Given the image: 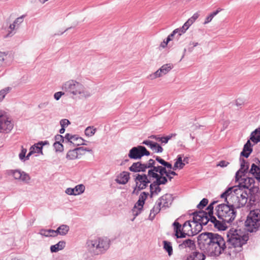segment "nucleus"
I'll return each instance as SVG.
<instances>
[{
    "mask_svg": "<svg viewBox=\"0 0 260 260\" xmlns=\"http://www.w3.org/2000/svg\"><path fill=\"white\" fill-rule=\"evenodd\" d=\"M247 192L237 186L229 187L221 194L226 204H221L215 208V216H210V221L218 230L224 231L227 224L234 220L236 216L235 208L244 206L247 202Z\"/></svg>",
    "mask_w": 260,
    "mask_h": 260,
    "instance_id": "nucleus-1",
    "label": "nucleus"
},
{
    "mask_svg": "<svg viewBox=\"0 0 260 260\" xmlns=\"http://www.w3.org/2000/svg\"><path fill=\"white\" fill-rule=\"evenodd\" d=\"M198 241L211 256H219L222 252L227 254V242H225L223 238L217 234H201L198 237Z\"/></svg>",
    "mask_w": 260,
    "mask_h": 260,
    "instance_id": "nucleus-2",
    "label": "nucleus"
},
{
    "mask_svg": "<svg viewBox=\"0 0 260 260\" xmlns=\"http://www.w3.org/2000/svg\"><path fill=\"white\" fill-rule=\"evenodd\" d=\"M227 254L232 257L242 251V246L249 239L248 234L245 229H234L230 230L227 234Z\"/></svg>",
    "mask_w": 260,
    "mask_h": 260,
    "instance_id": "nucleus-3",
    "label": "nucleus"
},
{
    "mask_svg": "<svg viewBox=\"0 0 260 260\" xmlns=\"http://www.w3.org/2000/svg\"><path fill=\"white\" fill-rule=\"evenodd\" d=\"M61 89L72 98H88L91 95V92L82 83L74 79L64 82L62 84Z\"/></svg>",
    "mask_w": 260,
    "mask_h": 260,
    "instance_id": "nucleus-4",
    "label": "nucleus"
},
{
    "mask_svg": "<svg viewBox=\"0 0 260 260\" xmlns=\"http://www.w3.org/2000/svg\"><path fill=\"white\" fill-rule=\"evenodd\" d=\"M246 230L249 232H256L260 229V210L251 211L245 222Z\"/></svg>",
    "mask_w": 260,
    "mask_h": 260,
    "instance_id": "nucleus-5",
    "label": "nucleus"
},
{
    "mask_svg": "<svg viewBox=\"0 0 260 260\" xmlns=\"http://www.w3.org/2000/svg\"><path fill=\"white\" fill-rule=\"evenodd\" d=\"M14 127L13 122L5 111H0V133L8 134Z\"/></svg>",
    "mask_w": 260,
    "mask_h": 260,
    "instance_id": "nucleus-6",
    "label": "nucleus"
},
{
    "mask_svg": "<svg viewBox=\"0 0 260 260\" xmlns=\"http://www.w3.org/2000/svg\"><path fill=\"white\" fill-rule=\"evenodd\" d=\"M135 181L136 187L133 191V194H137L141 190L145 189L150 182L146 174H137L135 176Z\"/></svg>",
    "mask_w": 260,
    "mask_h": 260,
    "instance_id": "nucleus-7",
    "label": "nucleus"
},
{
    "mask_svg": "<svg viewBox=\"0 0 260 260\" xmlns=\"http://www.w3.org/2000/svg\"><path fill=\"white\" fill-rule=\"evenodd\" d=\"M150 152L144 146H138L133 147L129 151L128 157L131 159H140L144 155L148 156Z\"/></svg>",
    "mask_w": 260,
    "mask_h": 260,
    "instance_id": "nucleus-8",
    "label": "nucleus"
},
{
    "mask_svg": "<svg viewBox=\"0 0 260 260\" xmlns=\"http://www.w3.org/2000/svg\"><path fill=\"white\" fill-rule=\"evenodd\" d=\"M167 182V178L160 177L152 183L150 185V197L152 198L153 196H157L161 190L159 185L166 184Z\"/></svg>",
    "mask_w": 260,
    "mask_h": 260,
    "instance_id": "nucleus-9",
    "label": "nucleus"
},
{
    "mask_svg": "<svg viewBox=\"0 0 260 260\" xmlns=\"http://www.w3.org/2000/svg\"><path fill=\"white\" fill-rule=\"evenodd\" d=\"M8 174L12 176L15 180L28 183L30 179L29 175L19 170H10Z\"/></svg>",
    "mask_w": 260,
    "mask_h": 260,
    "instance_id": "nucleus-10",
    "label": "nucleus"
},
{
    "mask_svg": "<svg viewBox=\"0 0 260 260\" xmlns=\"http://www.w3.org/2000/svg\"><path fill=\"white\" fill-rule=\"evenodd\" d=\"M87 148L77 147L73 150H69L66 155V158L69 160L79 159L85 154V151H89Z\"/></svg>",
    "mask_w": 260,
    "mask_h": 260,
    "instance_id": "nucleus-11",
    "label": "nucleus"
},
{
    "mask_svg": "<svg viewBox=\"0 0 260 260\" xmlns=\"http://www.w3.org/2000/svg\"><path fill=\"white\" fill-rule=\"evenodd\" d=\"M193 220L196 222H199L206 225L207 223L210 221V217L207 214V212L203 211L196 212L193 214Z\"/></svg>",
    "mask_w": 260,
    "mask_h": 260,
    "instance_id": "nucleus-12",
    "label": "nucleus"
},
{
    "mask_svg": "<svg viewBox=\"0 0 260 260\" xmlns=\"http://www.w3.org/2000/svg\"><path fill=\"white\" fill-rule=\"evenodd\" d=\"M178 245L180 250H184L186 252H190L196 249L195 241L190 239L182 240L178 242Z\"/></svg>",
    "mask_w": 260,
    "mask_h": 260,
    "instance_id": "nucleus-13",
    "label": "nucleus"
},
{
    "mask_svg": "<svg viewBox=\"0 0 260 260\" xmlns=\"http://www.w3.org/2000/svg\"><path fill=\"white\" fill-rule=\"evenodd\" d=\"M154 169L156 170V172H157L159 174L158 175L160 178V177H167L169 179L170 181H171L173 177L171 176V175H173L174 176L177 175V173L171 170H167L166 168L162 166H156L154 167Z\"/></svg>",
    "mask_w": 260,
    "mask_h": 260,
    "instance_id": "nucleus-14",
    "label": "nucleus"
},
{
    "mask_svg": "<svg viewBox=\"0 0 260 260\" xmlns=\"http://www.w3.org/2000/svg\"><path fill=\"white\" fill-rule=\"evenodd\" d=\"M66 139L68 140L67 144L70 146L73 145L74 146H78L84 144V140L77 135L66 134Z\"/></svg>",
    "mask_w": 260,
    "mask_h": 260,
    "instance_id": "nucleus-15",
    "label": "nucleus"
},
{
    "mask_svg": "<svg viewBox=\"0 0 260 260\" xmlns=\"http://www.w3.org/2000/svg\"><path fill=\"white\" fill-rule=\"evenodd\" d=\"M96 241L100 254L104 253L110 247V241L107 238H99L96 239Z\"/></svg>",
    "mask_w": 260,
    "mask_h": 260,
    "instance_id": "nucleus-16",
    "label": "nucleus"
},
{
    "mask_svg": "<svg viewBox=\"0 0 260 260\" xmlns=\"http://www.w3.org/2000/svg\"><path fill=\"white\" fill-rule=\"evenodd\" d=\"M87 250L93 255L100 254V250L98 247L96 239L89 240L86 242Z\"/></svg>",
    "mask_w": 260,
    "mask_h": 260,
    "instance_id": "nucleus-17",
    "label": "nucleus"
},
{
    "mask_svg": "<svg viewBox=\"0 0 260 260\" xmlns=\"http://www.w3.org/2000/svg\"><path fill=\"white\" fill-rule=\"evenodd\" d=\"M248 175H251L258 182L260 181V161L257 159L255 163L251 166V168L248 172Z\"/></svg>",
    "mask_w": 260,
    "mask_h": 260,
    "instance_id": "nucleus-18",
    "label": "nucleus"
},
{
    "mask_svg": "<svg viewBox=\"0 0 260 260\" xmlns=\"http://www.w3.org/2000/svg\"><path fill=\"white\" fill-rule=\"evenodd\" d=\"M240 169L237 172L236 174V179L238 180L242 176H244L245 174L248 173V170L249 168V164L247 161L243 159L240 158Z\"/></svg>",
    "mask_w": 260,
    "mask_h": 260,
    "instance_id": "nucleus-19",
    "label": "nucleus"
},
{
    "mask_svg": "<svg viewBox=\"0 0 260 260\" xmlns=\"http://www.w3.org/2000/svg\"><path fill=\"white\" fill-rule=\"evenodd\" d=\"M84 185L83 184H79L76 185L74 188H67L65 190V192L70 196H77L84 192Z\"/></svg>",
    "mask_w": 260,
    "mask_h": 260,
    "instance_id": "nucleus-20",
    "label": "nucleus"
},
{
    "mask_svg": "<svg viewBox=\"0 0 260 260\" xmlns=\"http://www.w3.org/2000/svg\"><path fill=\"white\" fill-rule=\"evenodd\" d=\"M173 198L171 194L167 193L161 197L157 201L161 204L162 208L169 207L172 204Z\"/></svg>",
    "mask_w": 260,
    "mask_h": 260,
    "instance_id": "nucleus-21",
    "label": "nucleus"
},
{
    "mask_svg": "<svg viewBox=\"0 0 260 260\" xmlns=\"http://www.w3.org/2000/svg\"><path fill=\"white\" fill-rule=\"evenodd\" d=\"M260 193L257 188H254L249 190V201L251 204H255L259 201Z\"/></svg>",
    "mask_w": 260,
    "mask_h": 260,
    "instance_id": "nucleus-22",
    "label": "nucleus"
},
{
    "mask_svg": "<svg viewBox=\"0 0 260 260\" xmlns=\"http://www.w3.org/2000/svg\"><path fill=\"white\" fill-rule=\"evenodd\" d=\"M182 230L184 237L186 235L192 236V224L191 221H185L182 225Z\"/></svg>",
    "mask_w": 260,
    "mask_h": 260,
    "instance_id": "nucleus-23",
    "label": "nucleus"
},
{
    "mask_svg": "<svg viewBox=\"0 0 260 260\" xmlns=\"http://www.w3.org/2000/svg\"><path fill=\"white\" fill-rule=\"evenodd\" d=\"M129 170L133 172H145L146 171V166L145 164L141 162H134L129 168Z\"/></svg>",
    "mask_w": 260,
    "mask_h": 260,
    "instance_id": "nucleus-24",
    "label": "nucleus"
},
{
    "mask_svg": "<svg viewBox=\"0 0 260 260\" xmlns=\"http://www.w3.org/2000/svg\"><path fill=\"white\" fill-rule=\"evenodd\" d=\"M42 143H37L32 146L29 149V152L26 156L27 159H29V156L33 153H37L43 154Z\"/></svg>",
    "mask_w": 260,
    "mask_h": 260,
    "instance_id": "nucleus-25",
    "label": "nucleus"
},
{
    "mask_svg": "<svg viewBox=\"0 0 260 260\" xmlns=\"http://www.w3.org/2000/svg\"><path fill=\"white\" fill-rule=\"evenodd\" d=\"M173 68V65L172 63H167L164 64L157 70V72L161 77L168 74Z\"/></svg>",
    "mask_w": 260,
    "mask_h": 260,
    "instance_id": "nucleus-26",
    "label": "nucleus"
},
{
    "mask_svg": "<svg viewBox=\"0 0 260 260\" xmlns=\"http://www.w3.org/2000/svg\"><path fill=\"white\" fill-rule=\"evenodd\" d=\"M129 179V173L127 172H122L117 177L116 181L120 184H126Z\"/></svg>",
    "mask_w": 260,
    "mask_h": 260,
    "instance_id": "nucleus-27",
    "label": "nucleus"
},
{
    "mask_svg": "<svg viewBox=\"0 0 260 260\" xmlns=\"http://www.w3.org/2000/svg\"><path fill=\"white\" fill-rule=\"evenodd\" d=\"M206 256L202 252L194 251L192 252L186 260H205Z\"/></svg>",
    "mask_w": 260,
    "mask_h": 260,
    "instance_id": "nucleus-28",
    "label": "nucleus"
},
{
    "mask_svg": "<svg viewBox=\"0 0 260 260\" xmlns=\"http://www.w3.org/2000/svg\"><path fill=\"white\" fill-rule=\"evenodd\" d=\"M252 149L250 140H248L244 145L243 151L241 152V155L247 158L251 153Z\"/></svg>",
    "mask_w": 260,
    "mask_h": 260,
    "instance_id": "nucleus-29",
    "label": "nucleus"
},
{
    "mask_svg": "<svg viewBox=\"0 0 260 260\" xmlns=\"http://www.w3.org/2000/svg\"><path fill=\"white\" fill-rule=\"evenodd\" d=\"M173 225L176 236L178 238H184V234L182 233L183 231L182 230V226L177 221L174 222Z\"/></svg>",
    "mask_w": 260,
    "mask_h": 260,
    "instance_id": "nucleus-30",
    "label": "nucleus"
},
{
    "mask_svg": "<svg viewBox=\"0 0 260 260\" xmlns=\"http://www.w3.org/2000/svg\"><path fill=\"white\" fill-rule=\"evenodd\" d=\"M66 242L60 241L57 244L52 245L50 247L51 252H57L59 250H62L66 246Z\"/></svg>",
    "mask_w": 260,
    "mask_h": 260,
    "instance_id": "nucleus-31",
    "label": "nucleus"
},
{
    "mask_svg": "<svg viewBox=\"0 0 260 260\" xmlns=\"http://www.w3.org/2000/svg\"><path fill=\"white\" fill-rule=\"evenodd\" d=\"M176 161L173 168V170H176L177 169L181 170L185 166V163L183 162L182 157L181 155L177 156V158L176 159Z\"/></svg>",
    "mask_w": 260,
    "mask_h": 260,
    "instance_id": "nucleus-32",
    "label": "nucleus"
},
{
    "mask_svg": "<svg viewBox=\"0 0 260 260\" xmlns=\"http://www.w3.org/2000/svg\"><path fill=\"white\" fill-rule=\"evenodd\" d=\"M161 208H162L161 207V204H159V202L158 201H157L156 204L155 205V206H154L153 209H151L150 211V213L149 215V218L151 220H152L154 218L155 216L159 212V211Z\"/></svg>",
    "mask_w": 260,
    "mask_h": 260,
    "instance_id": "nucleus-33",
    "label": "nucleus"
},
{
    "mask_svg": "<svg viewBox=\"0 0 260 260\" xmlns=\"http://www.w3.org/2000/svg\"><path fill=\"white\" fill-rule=\"evenodd\" d=\"M144 204V203L139 200L136 203L133 209V212L135 216H137L141 212Z\"/></svg>",
    "mask_w": 260,
    "mask_h": 260,
    "instance_id": "nucleus-34",
    "label": "nucleus"
},
{
    "mask_svg": "<svg viewBox=\"0 0 260 260\" xmlns=\"http://www.w3.org/2000/svg\"><path fill=\"white\" fill-rule=\"evenodd\" d=\"M250 140L254 143L260 141V128L256 129L251 134Z\"/></svg>",
    "mask_w": 260,
    "mask_h": 260,
    "instance_id": "nucleus-35",
    "label": "nucleus"
},
{
    "mask_svg": "<svg viewBox=\"0 0 260 260\" xmlns=\"http://www.w3.org/2000/svg\"><path fill=\"white\" fill-rule=\"evenodd\" d=\"M70 228L68 225L61 224L57 229L58 234L61 236H65L69 232Z\"/></svg>",
    "mask_w": 260,
    "mask_h": 260,
    "instance_id": "nucleus-36",
    "label": "nucleus"
},
{
    "mask_svg": "<svg viewBox=\"0 0 260 260\" xmlns=\"http://www.w3.org/2000/svg\"><path fill=\"white\" fill-rule=\"evenodd\" d=\"M191 223L192 224V236L197 234L199 232H200L202 229V226L204 225L202 223H200L199 222H196V221L192 220L191 221Z\"/></svg>",
    "mask_w": 260,
    "mask_h": 260,
    "instance_id": "nucleus-37",
    "label": "nucleus"
},
{
    "mask_svg": "<svg viewBox=\"0 0 260 260\" xmlns=\"http://www.w3.org/2000/svg\"><path fill=\"white\" fill-rule=\"evenodd\" d=\"M163 244L164 249L168 252L169 256L172 255L173 254V248L171 243L167 241H164Z\"/></svg>",
    "mask_w": 260,
    "mask_h": 260,
    "instance_id": "nucleus-38",
    "label": "nucleus"
},
{
    "mask_svg": "<svg viewBox=\"0 0 260 260\" xmlns=\"http://www.w3.org/2000/svg\"><path fill=\"white\" fill-rule=\"evenodd\" d=\"M222 9H218L216 11L210 13L208 16L205 18V20L204 22V24H206L210 22H211L212 19L214 18L215 16H216L219 12L221 11Z\"/></svg>",
    "mask_w": 260,
    "mask_h": 260,
    "instance_id": "nucleus-39",
    "label": "nucleus"
},
{
    "mask_svg": "<svg viewBox=\"0 0 260 260\" xmlns=\"http://www.w3.org/2000/svg\"><path fill=\"white\" fill-rule=\"evenodd\" d=\"M18 28V25H16V24L14 23V22H13L12 24H10V25L9 26V29L10 30H9V32L7 35L6 37H11V36H13L14 35V34L15 33V30H16Z\"/></svg>",
    "mask_w": 260,
    "mask_h": 260,
    "instance_id": "nucleus-40",
    "label": "nucleus"
},
{
    "mask_svg": "<svg viewBox=\"0 0 260 260\" xmlns=\"http://www.w3.org/2000/svg\"><path fill=\"white\" fill-rule=\"evenodd\" d=\"M154 167H153V168L149 170L147 176L150 178L152 177L153 178H155L156 180H157L159 177V176L157 173L158 172H156V170L154 169Z\"/></svg>",
    "mask_w": 260,
    "mask_h": 260,
    "instance_id": "nucleus-41",
    "label": "nucleus"
},
{
    "mask_svg": "<svg viewBox=\"0 0 260 260\" xmlns=\"http://www.w3.org/2000/svg\"><path fill=\"white\" fill-rule=\"evenodd\" d=\"M153 147H151V149L156 153H160L163 151V148L157 143L154 142L152 144Z\"/></svg>",
    "mask_w": 260,
    "mask_h": 260,
    "instance_id": "nucleus-42",
    "label": "nucleus"
},
{
    "mask_svg": "<svg viewBox=\"0 0 260 260\" xmlns=\"http://www.w3.org/2000/svg\"><path fill=\"white\" fill-rule=\"evenodd\" d=\"M96 131V129L93 127L88 126L85 130V134L87 136L91 137L93 136Z\"/></svg>",
    "mask_w": 260,
    "mask_h": 260,
    "instance_id": "nucleus-43",
    "label": "nucleus"
},
{
    "mask_svg": "<svg viewBox=\"0 0 260 260\" xmlns=\"http://www.w3.org/2000/svg\"><path fill=\"white\" fill-rule=\"evenodd\" d=\"M55 139L56 141L55 142H58L59 143H64L67 144L68 140L66 139V135H65L64 137H63L60 135H57L55 137Z\"/></svg>",
    "mask_w": 260,
    "mask_h": 260,
    "instance_id": "nucleus-44",
    "label": "nucleus"
},
{
    "mask_svg": "<svg viewBox=\"0 0 260 260\" xmlns=\"http://www.w3.org/2000/svg\"><path fill=\"white\" fill-rule=\"evenodd\" d=\"M53 146L56 151L57 152H62L63 150V146L62 143H59L58 142H55L53 144Z\"/></svg>",
    "mask_w": 260,
    "mask_h": 260,
    "instance_id": "nucleus-45",
    "label": "nucleus"
},
{
    "mask_svg": "<svg viewBox=\"0 0 260 260\" xmlns=\"http://www.w3.org/2000/svg\"><path fill=\"white\" fill-rule=\"evenodd\" d=\"M242 180H245V185L248 187V186H250L252 184L254 183V181L253 178L251 177H247L246 178H243Z\"/></svg>",
    "mask_w": 260,
    "mask_h": 260,
    "instance_id": "nucleus-46",
    "label": "nucleus"
},
{
    "mask_svg": "<svg viewBox=\"0 0 260 260\" xmlns=\"http://www.w3.org/2000/svg\"><path fill=\"white\" fill-rule=\"evenodd\" d=\"M7 58V54L0 51V66H2Z\"/></svg>",
    "mask_w": 260,
    "mask_h": 260,
    "instance_id": "nucleus-47",
    "label": "nucleus"
},
{
    "mask_svg": "<svg viewBox=\"0 0 260 260\" xmlns=\"http://www.w3.org/2000/svg\"><path fill=\"white\" fill-rule=\"evenodd\" d=\"M208 203V200L207 199H203L200 203L197 205L199 209H202L205 207Z\"/></svg>",
    "mask_w": 260,
    "mask_h": 260,
    "instance_id": "nucleus-48",
    "label": "nucleus"
},
{
    "mask_svg": "<svg viewBox=\"0 0 260 260\" xmlns=\"http://www.w3.org/2000/svg\"><path fill=\"white\" fill-rule=\"evenodd\" d=\"M145 165L146 166V169L148 168L152 169L153 168V167H155V162L153 159H150L149 160L148 162L146 164H145Z\"/></svg>",
    "mask_w": 260,
    "mask_h": 260,
    "instance_id": "nucleus-49",
    "label": "nucleus"
},
{
    "mask_svg": "<svg viewBox=\"0 0 260 260\" xmlns=\"http://www.w3.org/2000/svg\"><path fill=\"white\" fill-rule=\"evenodd\" d=\"M214 204V203H212V204H210L208 206L207 208L206 209V210L208 211L207 214L210 217V216H214L213 215V208H214V207H213Z\"/></svg>",
    "mask_w": 260,
    "mask_h": 260,
    "instance_id": "nucleus-50",
    "label": "nucleus"
},
{
    "mask_svg": "<svg viewBox=\"0 0 260 260\" xmlns=\"http://www.w3.org/2000/svg\"><path fill=\"white\" fill-rule=\"evenodd\" d=\"M66 93L65 91H58L56 92L54 94V98L56 101H58L62 95H64Z\"/></svg>",
    "mask_w": 260,
    "mask_h": 260,
    "instance_id": "nucleus-51",
    "label": "nucleus"
},
{
    "mask_svg": "<svg viewBox=\"0 0 260 260\" xmlns=\"http://www.w3.org/2000/svg\"><path fill=\"white\" fill-rule=\"evenodd\" d=\"M199 44L196 42H191L189 43V47L188 49L189 52H191L193 51L194 48L198 46Z\"/></svg>",
    "mask_w": 260,
    "mask_h": 260,
    "instance_id": "nucleus-52",
    "label": "nucleus"
},
{
    "mask_svg": "<svg viewBox=\"0 0 260 260\" xmlns=\"http://www.w3.org/2000/svg\"><path fill=\"white\" fill-rule=\"evenodd\" d=\"M159 77H160V75H159V73L157 72V70L154 73L150 74L149 76H148L147 78L152 80Z\"/></svg>",
    "mask_w": 260,
    "mask_h": 260,
    "instance_id": "nucleus-53",
    "label": "nucleus"
},
{
    "mask_svg": "<svg viewBox=\"0 0 260 260\" xmlns=\"http://www.w3.org/2000/svg\"><path fill=\"white\" fill-rule=\"evenodd\" d=\"M174 33H176V39L178 40L180 36H181L182 34H183L184 32L183 31V30L180 28H176L175 30H174Z\"/></svg>",
    "mask_w": 260,
    "mask_h": 260,
    "instance_id": "nucleus-54",
    "label": "nucleus"
},
{
    "mask_svg": "<svg viewBox=\"0 0 260 260\" xmlns=\"http://www.w3.org/2000/svg\"><path fill=\"white\" fill-rule=\"evenodd\" d=\"M60 124L61 127H66L70 124V122L67 119H63L60 120Z\"/></svg>",
    "mask_w": 260,
    "mask_h": 260,
    "instance_id": "nucleus-55",
    "label": "nucleus"
},
{
    "mask_svg": "<svg viewBox=\"0 0 260 260\" xmlns=\"http://www.w3.org/2000/svg\"><path fill=\"white\" fill-rule=\"evenodd\" d=\"M148 194V192H143L140 195L139 200L144 203Z\"/></svg>",
    "mask_w": 260,
    "mask_h": 260,
    "instance_id": "nucleus-56",
    "label": "nucleus"
},
{
    "mask_svg": "<svg viewBox=\"0 0 260 260\" xmlns=\"http://www.w3.org/2000/svg\"><path fill=\"white\" fill-rule=\"evenodd\" d=\"M39 234L45 237H50L49 230L41 229L40 230Z\"/></svg>",
    "mask_w": 260,
    "mask_h": 260,
    "instance_id": "nucleus-57",
    "label": "nucleus"
},
{
    "mask_svg": "<svg viewBox=\"0 0 260 260\" xmlns=\"http://www.w3.org/2000/svg\"><path fill=\"white\" fill-rule=\"evenodd\" d=\"M26 152H27L26 149L22 148L21 152L19 154V158L21 160H23L24 158V157H25V154H26Z\"/></svg>",
    "mask_w": 260,
    "mask_h": 260,
    "instance_id": "nucleus-58",
    "label": "nucleus"
},
{
    "mask_svg": "<svg viewBox=\"0 0 260 260\" xmlns=\"http://www.w3.org/2000/svg\"><path fill=\"white\" fill-rule=\"evenodd\" d=\"M23 16H21L19 17H18L14 21V23L16 24V25H18L19 27V25L23 21Z\"/></svg>",
    "mask_w": 260,
    "mask_h": 260,
    "instance_id": "nucleus-59",
    "label": "nucleus"
},
{
    "mask_svg": "<svg viewBox=\"0 0 260 260\" xmlns=\"http://www.w3.org/2000/svg\"><path fill=\"white\" fill-rule=\"evenodd\" d=\"M199 16V14L198 13H196L191 18H189L188 19L192 22V23H193V22L198 19Z\"/></svg>",
    "mask_w": 260,
    "mask_h": 260,
    "instance_id": "nucleus-60",
    "label": "nucleus"
},
{
    "mask_svg": "<svg viewBox=\"0 0 260 260\" xmlns=\"http://www.w3.org/2000/svg\"><path fill=\"white\" fill-rule=\"evenodd\" d=\"M229 164V162L225 161V160H221L219 162L218 164L217 165V166H220L221 167L223 168V167H227Z\"/></svg>",
    "mask_w": 260,
    "mask_h": 260,
    "instance_id": "nucleus-61",
    "label": "nucleus"
},
{
    "mask_svg": "<svg viewBox=\"0 0 260 260\" xmlns=\"http://www.w3.org/2000/svg\"><path fill=\"white\" fill-rule=\"evenodd\" d=\"M169 140V138L167 137H160V139H159V142H161L162 144H167Z\"/></svg>",
    "mask_w": 260,
    "mask_h": 260,
    "instance_id": "nucleus-62",
    "label": "nucleus"
},
{
    "mask_svg": "<svg viewBox=\"0 0 260 260\" xmlns=\"http://www.w3.org/2000/svg\"><path fill=\"white\" fill-rule=\"evenodd\" d=\"M7 93V91L5 90L0 91V102L3 101V100L5 99Z\"/></svg>",
    "mask_w": 260,
    "mask_h": 260,
    "instance_id": "nucleus-63",
    "label": "nucleus"
},
{
    "mask_svg": "<svg viewBox=\"0 0 260 260\" xmlns=\"http://www.w3.org/2000/svg\"><path fill=\"white\" fill-rule=\"evenodd\" d=\"M176 33H174L173 31L170 35L168 36V37L167 38V40H168V41L170 42L171 40H173L174 38H176Z\"/></svg>",
    "mask_w": 260,
    "mask_h": 260,
    "instance_id": "nucleus-64",
    "label": "nucleus"
}]
</instances>
